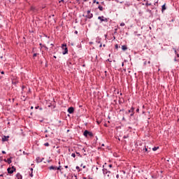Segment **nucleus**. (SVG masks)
Returning <instances> with one entry per match:
<instances>
[{"label": "nucleus", "instance_id": "nucleus-1", "mask_svg": "<svg viewBox=\"0 0 179 179\" xmlns=\"http://www.w3.org/2000/svg\"><path fill=\"white\" fill-rule=\"evenodd\" d=\"M7 171L8 174H13V172L16 171V168H15V166H12L11 168H8Z\"/></svg>", "mask_w": 179, "mask_h": 179}, {"label": "nucleus", "instance_id": "nucleus-2", "mask_svg": "<svg viewBox=\"0 0 179 179\" xmlns=\"http://www.w3.org/2000/svg\"><path fill=\"white\" fill-rule=\"evenodd\" d=\"M99 20L101 21V23H103V22H108V18H106L104 16H99L98 17Z\"/></svg>", "mask_w": 179, "mask_h": 179}, {"label": "nucleus", "instance_id": "nucleus-3", "mask_svg": "<svg viewBox=\"0 0 179 179\" xmlns=\"http://www.w3.org/2000/svg\"><path fill=\"white\" fill-rule=\"evenodd\" d=\"M83 135H84V136H86V137H87L88 136H93V133H92L87 130H85L83 133Z\"/></svg>", "mask_w": 179, "mask_h": 179}, {"label": "nucleus", "instance_id": "nucleus-4", "mask_svg": "<svg viewBox=\"0 0 179 179\" xmlns=\"http://www.w3.org/2000/svg\"><path fill=\"white\" fill-rule=\"evenodd\" d=\"M87 15L85 16L87 19H92V17H93V13H91L90 10L87 11Z\"/></svg>", "mask_w": 179, "mask_h": 179}, {"label": "nucleus", "instance_id": "nucleus-5", "mask_svg": "<svg viewBox=\"0 0 179 179\" xmlns=\"http://www.w3.org/2000/svg\"><path fill=\"white\" fill-rule=\"evenodd\" d=\"M62 48L63 50H64V51L63 52V55H65V54H68V48H66V45H63Z\"/></svg>", "mask_w": 179, "mask_h": 179}, {"label": "nucleus", "instance_id": "nucleus-6", "mask_svg": "<svg viewBox=\"0 0 179 179\" xmlns=\"http://www.w3.org/2000/svg\"><path fill=\"white\" fill-rule=\"evenodd\" d=\"M50 170H61V166L59 167L51 166L49 167Z\"/></svg>", "mask_w": 179, "mask_h": 179}, {"label": "nucleus", "instance_id": "nucleus-7", "mask_svg": "<svg viewBox=\"0 0 179 179\" xmlns=\"http://www.w3.org/2000/svg\"><path fill=\"white\" fill-rule=\"evenodd\" d=\"M9 141V136H3L2 138L3 142H8Z\"/></svg>", "mask_w": 179, "mask_h": 179}, {"label": "nucleus", "instance_id": "nucleus-8", "mask_svg": "<svg viewBox=\"0 0 179 179\" xmlns=\"http://www.w3.org/2000/svg\"><path fill=\"white\" fill-rule=\"evenodd\" d=\"M73 111H75V109L73 108V107H70L68 108V113L69 114H73Z\"/></svg>", "mask_w": 179, "mask_h": 179}, {"label": "nucleus", "instance_id": "nucleus-9", "mask_svg": "<svg viewBox=\"0 0 179 179\" xmlns=\"http://www.w3.org/2000/svg\"><path fill=\"white\" fill-rule=\"evenodd\" d=\"M134 110H135V108H131V109H129L128 111H129V113H131V114L130 115H131V117H132L133 115H134V114H135V113L134 112Z\"/></svg>", "mask_w": 179, "mask_h": 179}, {"label": "nucleus", "instance_id": "nucleus-10", "mask_svg": "<svg viewBox=\"0 0 179 179\" xmlns=\"http://www.w3.org/2000/svg\"><path fill=\"white\" fill-rule=\"evenodd\" d=\"M16 178L17 179H22L23 177L22 176V175H20V173H17Z\"/></svg>", "mask_w": 179, "mask_h": 179}, {"label": "nucleus", "instance_id": "nucleus-11", "mask_svg": "<svg viewBox=\"0 0 179 179\" xmlns=\"http://www.w3.org/2000/svg\"><path fill=\"white\" fill-rule=\"evenodd\" d=\"M12 159V157L8 158L6 161V159H4V162H7L8 163V164H10V163H12V160L10 159Z\"/></svg>", "mask_w": 179, "mask_h": 179}, {"label": "nucleus", "instance_id": "nucleus-12", "mask_svg": "<svg viewBox=\"0 0 179 179\" xmlns=\"http://www.w3.org/2000/svg\"><path fill=\"white\" fill-rule=\"evenodd\" d=\"M122 50L123 51H127V50H128V48L127 47V45H122Z\"/></svg>", "mask_w": 179, "mask_h": 179}, {"label": "nucleus", "instance_id": "nucleus-13", "mask_svg": "<svg viewBox=\"0 0 179 179\" xmlns=\"http://www.w3.org/2000/svg\"><path fill=\"white\" fill-rule=\"evenodd\" d=\"M98 8L99 9V10H101V12H103V10H104V8H103V6H99Z\"/></svg>", "mask_w": 179, "mask_h": 179}, {"label": "nucleus", "instance_id": "nucleus-14", "mask_svg": "<svg viewBox=\"0 0 179 179\" xmlns=\"http://www.w3.org/2000/svg\"><path fill=\"white\" fill-rule=\"evenodd\" d=\"M164 10H166V4L162 6V12H164Z\"/></svg>", "mask_w": 179, "mask_h": 179}, {"label": "nucleus", "instance_id": "nucleus-15", "mask_svg": "<svg viewBox=\"0 0 179 179\" xmlns=\"http://www.w3.org/2000/svg\"><path fill=\"white\" fill-rule=\"evenodd\" d=\"M157 149H159V147H155V148H152V150L154 152H156V150H157Z\"/></svg>", "mask_w": 179, "mask_h": 179}, {"label": "nucleus", "instance_id": "nucleus-16", "mask_svg": "<svg viewBox=\"0 0 179 179\" xmlns=\"http://www.w3.org/2000/svg\"><path fill=\"white\" fill-rule=\"evenodd\" d=\"M106 174H108L107 175L108 177H110V176H111V172L108 171L106 173Z\"/></svg>", "mask_w": 179, "mask_h": 179}, {"label": "nucleus", "instance_id": "nucleus-17", "mask_svg": "<svg viewBox=\"0 0 179 179\" xmlns=\"http://www.w3.org/2000/svg\"><path fill=\"white\" fill-rule=\"evenodd\" d=\"M93 3H96V5H99V1H96V0H93Z\"/></svg>", "mask_w": 179, "mask_h": 179}, {"label": "nucleus", "instance_id": "nucleus-18", "mask_svg": "<svg viewBox=\"0 0 179 179\" xmlns=\"http://www.w3.org/2000/svg\"><path fill=\"white\" fill-rule=\"evenodd\" d=\"M71 157H76V155L75 153H72V154H71Z\"/></svg>", "mask_w": 179, "mask_h": 179}, {"label": "nucleus", "instance_id": "nucleus-19", "mask_svg": "<svg viewBox=\"0 0 179 179\" xmlns=\"http://www.w3.org/2000/svg\"><path fill=\"white\" fill-rule=\"evenodd\" d=\"M145 5H146V6H150L152 5V3H149L147 2V3H145Z\"/></svg>", "mask_w": 179, "mask_h": 179}, {"label": "nucleus", "instance_id": "nucleus-20", "mask_svg": "<svg viewBox=\"0 0 179 179\" xmlns=\"http://www.w3.org/2000/svg\"><path fill=\"white\" fill-rule=\"evenodd\" d=\"M80 166L83 167V169H86V166H83V164H81Z\"/></svg>", "mask_w": 179, "mask_h": 179}, {"label": "nucleus", "instance_id": "nucleus-21", "mask_svg": "<svg viewBox=\"0 0 179 179\" xmlns=\"http://www.w3.org/2000/svg\"><path fill=\"white\" fill-rule=\"evenodd\" d=\"M76 170H78V171H80V168L79 166H76Z\"/></svg>", "mask_w": 179, "mask_h": 179}, {"label": "nucleus", "instance_id": "nucleus-22", "mask_svg": "<svg viewBox=\"0 0 179 179\" xmlns=\"http://www.w3.org/2000/svg\"><path fill=\"white\" fill-rule=\"evenodd\" d=\"M44 146H50V143H45L44 144Z\"/></svg>", "mask_w": 179, "mask_h": 179}, {"label": "nucleus", "instance_id": "nucleus-23", "mask_svg": "<svg viewBox=\"0 0 179 179\" xmlns=\"http://www.w3.org/2000/svg\"><path fill=\"white\" fill-rule=\"evenodd\" d=\"M120 26H122V27H124V26H125V23L122 22V23L120 24Z\"/></svg>", "mask_w": 179, "mask_h": 179}, {"label": "nucleus", "instance_id": "nucleus-24", "mask_svg": "<svg viewBox=\"0 0 179 179\" xmlns=\"http://www.w3.org/2000/svg\"><path fill=\"white\" fill-rule=\"evenodd\" d=\"M143 150H145V152H148V148H146V146H145V148L143 149Z\"/></svg>", "mask_w": 179, "mask_h": 179}, {"label": "nucleus", "instance_id": "nucleus-25", "mask_svg": "<svg viewBox=\"0 0 179 179\" xmlns=\"http://www.w3.org/2000/svg\"><path fill=\"white\" fill-rule=\"evenodd\" d=\"M3 155H6V152L2 151Z\"/></svg>", "mask_w": 179, "mask_h": 179}, {"label": "nucleus", "instance_id": "nucleus-26", "mask_svg": "<svg viewBox=\"0 0 179 179\" xmlns=\"http://www.w3.org/2000/svg\"><path fill=\"white\" fill-rule=\"evenodd\" d=\"M34 57H37V53H34Z\"/></svg>", "mask_w": 179, "mask_h": 179}, {"label": "nucleus", "instance_id": "nucleus-27", "mask_svg": "<svg viewBox=\"0 0 179 179\" xmlns=\"http://www.w3.org/2000/svg\"><path fill=\"white\" fill-rule=\"evenodd\" d=\"M109 167H110V169H111V167H113V165L112 164H109Z\"/></svg>", "mask_w": 179, "mask_h": 179}, {"label": "nucleus", "instance_id": "nucleus-28", "mask_svg": "<svg viewBox=\"0 0 179 179\" xmlns=\"http://www.w3.org/2000/svg\"><path fill=\"white\" fill-rule=\"evenodd\" d=\"M74 177L76 179H78V176L76 175H74Z\"/></svg>", "mask_w": 179, "mask_h": 179}, {"label": "nucleus", "instance_id": "nucleus-29", "mask_svg": "<svg viewBox=\"0 0 179 179\" xmlns=\"http://www.w3.org/2000/svg\"><path fill=\"white\" fill-rule=\"evenodd\" d=\"M1 75H3L5 73V72L1 71Z\"/></svg>", "mask_w": 179, "mask_h": 179}, {"label": "nucleus", "instance_id": "nucleus-30", "mask_svg": "<svg viewBox=\"0 0 179 179\" xmlns=\"http://www.w3.org/2000/svg\"><path fill=\"white\" fill-rule=\"evenodd\" d=\"M39 106H36L35 108L36 110H37Z\"/></svg>", "mask_w": 179, "mask_h": 179}, {"label": "nucleus", "instance_id": "nucleus-31", "mask_svg": "<svg viewBox=\"0 0 179 179\" xmlns=\"http://www.w3.org/2000/svg\"><path fill=\"white\" fill-rule=\"evenodd\" d=\"M0 177H3V174H1V175H0Z\"/></svg>", "mask_w": 179, "mask_h": 179}, {"label": "nucleus", "instance_id": "nucleus-32", "mask_svg": "<svg viewBox=\"0 0 179 179\" xmlns=\"http://www.w3.org/2000/svg\"><path fill=\"white\" fill-rule=\"evenodd\" d=\"M99 47H100V48H102V47H103V45L101 44V45H99Z\"/></svg>", "mask_w": 179, "mask_h": 179}, {"label": "nucleus", "instance_id": "nucleus-33", "mask_svg": "<svg viewBox=\"0 0 179 179\" xmlns=\"http://www.w3.org/2000/svg\"><path fill=\"white\" fill-rule=\"evenodd\" d=\"M64 167H65V169H68V166H65Z\"/></svg>", "mask_w": 179, "mask_h": 179}, {"label": "nucleus", "instance_id": "nucleus-34", "mask_svg": "<svg viewBox=\"0 0 179 179\" xmlns=\"http://www.w3.org/2000/svg\"><path fill=\"white\" fill-rule=\"evenodd\" d=\"M30 176H31V177H33V173H31Z\"/></svg>", "mask_w": 179, "mask_h": 179}, {"label": "nucleus", "instance_id": "nucleus-35", "mask_svg": "<svg viewBox=\"0 0 179 179\" xmlns=\"http://www.w3.org/2000/svg\"><path fill=\"white\" fill-rule=\"evenodd\" d=\"M33 108H34V107H33V106H31V110H33Z\"/></svg>", "mask_w": 179, "mask_h": 179}, {"label": "nucleus", "instance_id": "nucleus-36", "mask_svg": "<svg viewBox=\"0 0 179 179\" xmlns=\"http://www.w3.org/2000/svg\"><path fill=\"white\" fill-rule=\"evenodd\" d=\"M45 133L48 132V130H45Z\"/></svg>", "mask_w": 179, "mask_h": 179}, {"label": "nucleus", "instance_id": "nucleus-37", "mask_svg": "<svg viewBox=\"0 0 179 179\" xmlns=\"http://www.w3.org/2000/svg\"><path fill=\"white\" fill-rule=\"evenodd\" d=\"M87 0H83L84 2H87Z\"/></svg>", "mask_w": 179, "mask_h": 179}, {"label": "nucleus", "instance_id": "nucleus-38", "mask_svg": "<svg viewBox=\"0 0 179 179\" xmlns=\"http://www.w3.org/2000/svg\"><path fill=\"white\" fill-rule=\"evenodd\" d=\"M31 171H33V168L31 169Z\"/></svg>", "mask_w": 179, "mask_h": 179}, {"label": "nucleus", "instance_id": "nucleus-39", "mask_svg": "<svg viewBox=\"0 0 179 179\" xmlns=\"http://www.w3.org/2000/svg\"><path fill=\"white\" fill-rule=\"evenodd\" d=\"M137 1H138V2H141V1H142V0H137Z\"/></svg>", "mask_w": 179, "mask_h": 179}, {"label": "nucleus", "instance_id": "nucleus-40", "mask_svg": "<svg viewBox=\"0 0 179 179\" xmlns=\"http://www.w3.org/2000/svg\"><path fill=\"white\" fill-rule=\"evenodd\" d=\"M48 136L46 134V135H45V138H47Z\"/></svg>", "mask_w": 179, "mask_h": 179}, {"label": "nucleus", "instance_id": "nucleus-41", "mask_svg": "<svg viewBox=\"0 0 179 179\" xmlns=\"http://www.w3.org/2000/svg\"><path fill=\"white\" fill-rule=\"evenodd\" d=\"M54 58H57V56H54Z\"/></svg>", "mask_w": 179, "mask_h": 179}, {"label": "nucleus", "instance_id": "nucleus-42", "mask_svg": "<svg viewBox=\"0 0 179 179\" xmlns=\"http://www.w3.org/2000/svg\"><path fill=\"white\" fill-rule=\"evenodd\" d=\"M122 66H124V63L122 64Z\"/></svg>", "mask_w": 179, "mask_h": 179}, {"label": "nucleus", "instance_id": "nucleus-43", "mask_svg": "<svg viewBox=\"0 0 179 179\" xmlns=\"http://www.w3.org/2000/svg\"><path fill=\"white\" fill-rule=\"evenodd\" d=\"M101 122H97L98 124H100Z\"/></svg>", "mask_w": 179, "mask_h": 179}, {"label": "nucleus", "instance_id": "nucleus-44", "mask_svg": "<svg viewBox=\"0 0 179 179\" xmlns=\"http://www.w3.org/2000/svg\"><path fill=\"white\" fill-rule=\"evenodd\" d=\"M136 111H139V109H137Z\"/></svg>", "mask_w": 179, "mask_h": 179}, {"label": "nucleus", "instance_id": "nucleus-45", "mask_svg": "<svg viewBox=\"0 0 179 179\" xmlns=\"http://www.w3.org/2000/svg\"><path fill=\"white\" fill-rule=\"evenodd\" d=\"M101 146H104V144H102Z\"/></svg>", "mask_w": 179, "mask_h": 179}, {"label": "nucleus", "instance_id": "nucleus-46", "mask_svg": "<svg viewBox=\"0 0 179 179\" xmlns=\"http://www.w3.org/2000/svg\"><path fill=\"white\" fill-rule=\"evenodd\" d=\"M118 47V45H116V48H117Z\"/></svg>", "mask_w": 179, "mask_h": 179}, {"label": "nucleus", "instance_id": "nucleus-47", "mask_svg": "<svg viewBox=\"0 0 179 179\" xmlns=\"http://www.w3.org/2000/svg\"><path fill=\"white\" fill-rule=\"evenodd\" d=\"M76 33L77 34V33H78V31H76Z\"/></svg>", "mask_w": 179, "mask_h": 179}, {"label": "nucleus", "instance_id": "nucleus-48", "mask_svg": "<svg viewBox=\"0 0 179 179\" xmlns=\"http://www.w3.org/2000/svg\"><path fill=\"white\" fill-rule=\"evenodd\" d=\"M51 45H54V44L52 43Z\"/></svg>", "mask_w": 179, "mask_h": 179}, {"label": "nucleus", "instance_id": "nucleus-49", "mask_svg": "<svg viewBox=\"0 0 179 179\" xmlns=\"http://www.w3.org/2000/svg\"><path fill=\"white\" fill-rule=\"evenodd\" d=\"M103 47H106V45H103Z\"/></svg>", "mask_w": 179, "mask_h": 179}, {"label": "nucleus", "instance_id": "nucleus-50", "mask_svg": "<svg viewBox=\"0 0 179 179\" xmlns=\"http://www.w3.org/2000/svg\"><path fill=\"white\" fill-rule=\"evenodd\" d=\"M148 64H150V62H148Z\"/></svg>", "mask_w": 179, "mask_h": 179}, {"label": "nucleus", "instance_id": "nucleus-51", "mask_svg": "<svg viewBox=\"0 0 179 179\" xmlns=\"http://www.w3.org/2000/svg\"><path fill=\"white\" fill-rule=\"evenodd\" d=\"M77 155H79V153H78V152H77Z\"/></svg>", "mask_w": 179, "mask_h": 179}, {"label": "nucleus", "instance_id": "nucleus-52", "mask_svg": "<svg viewBox=\"0 0 179 179\" xmlns=\"http://www.w3.org/2000/svg\"><path fill=\"white\" fill-rule=\"evenodd\" d=\"M124 138H127L126 136H124Z\"/></svg>", "mask_w": 179, "mask_h": 179}, {"label": "nucleus", "instance_id": "nucleus-53", "mask_svg": "<svg viewBox=\"0 0 179 179\" xmlns=\"http://www.w3.org/2000/svg\"><path fill=\"white\" fill-rule=\"evenodd\" d=\"M178 55V57H179V55Z\"/></svg>", "mask_w": 179, "mask_h": 179}]
</instances>
